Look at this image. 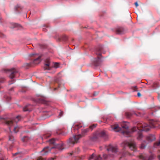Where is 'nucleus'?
<instances>
[{"label": "nucleus", "instance_id": "obj_1", "mask_svg": "<svg viewBox=\"0 0 160 160\" xmlns=\"http://www.w3.org/2000/svg\"><path fill=\"white\" fill-rule=\"evenodd\" d=\"M159 122L158 121H154V120H151L149 122V125L145 123H142V130L145 131H148L151 128H154L157 127L159 125Z\"/></svg>", "mask_w": 160, "mask_h": 160}, {"label": "nucleus", "instance_id": "obj_2", "mask_svg": "<svg viewBox=\"0 0 160 160\" xmlns=\"http://www.w3.org/2000/svg\"><path fill=\"white\" fill-rule=\"evenodd\" d=\"M89 128H86L84 129H82L81 134H79L76 135L73 138H71L69 139L70 143L74 144L77 142L78 140L82 137V136L85 135L86 134L88 131Z\"/></svg>", "mask_w": 160, "mask_h": 160}, {"label": "nucleus", "instance_id": "obj_3", "mask_svg": "<svg viewBox=\"0 0 160 160\" xmlns=\"http://www.w3.org/2000/svg\"><path fill=\"white\" fill-rule=\"evenodd\" d=\"M142 123H139L138 124L137 128L134 127L132 128L131 130L132 132H134L138 129L139 131L138 132L137 136V139L138 140H141L143 138V136L142 134V131H144L142 130Z\"/></svg>", "mask_w": 160, "mask_h": 160}, {"label": "nucleus", "instance_id": "obj_4", "mask_svg": "<svg viewBox=\"0 0 160 160\" xmlns=\"http://www.w3.org/2000/svg\"><path fill=\"white\" fill-rule=\"evenodd\" d=\"M122 145L124 148L126 146L129 147L132 150L134 151H135L137 149L136 144L133 141H131L129 142L125 141L122 143Z\"/></svg>", "mask_w": 160, "mask_h": 160}, {"label": "nucleus", "instance_id": "obj_5", "mask_svg": "<svg viewBox=\"0 0 160 160\" xmlns=\"http://www.w3.org/2000/svg\"><path fill=\"white\" fill-rule=\"evenodd\" d=\"M154 158L153 155H151L149 157L145 154H141L139 156V158L142 160H152Z\"/></svg>", "mask_w": 160, "mask_h": 160}, {"label": "nucleus", "instance_id": "obj_6", "mask_svg": "<svg viewBox=\"0 0 160 160\" xmlns=\"http://www.w3.org/2000/svg\"><path fill=\"white\" fill-rule=\"evenodd\" d=\"M107 150L113 153L114 156H116V153L118 152V148L116 147L110 146L107 149Z\"/></svg>", "mask_w": 160, "mask_h": 160}, {"label": "nucleus", "instance_id": "obj_7", "mask_svg": "<svg viewBox=\"0 0 160 160\" xmlns=\"http://www.w3.org/2000/svg\"><path fill=\"white\" fill-rule=\"evenodd\" d=\"M92 159L94 160H101L102 158L100 155H96L94 153H93L90 156L88 160H91Z\"/></svg>", "mask_w": 160, "mask_h": 160}, {"label": "nucleus", "instance_id": "obj_8", "mask_svg": "<svg viewBox=\"0 0 160 160\" xmlns=\"http://www.w3.org/2000/svg\"><path fill=\"white\" fill-rule=\"evenodd\" d=\"M111 130H113L116 132H119L120 131L121 128L118 127L117 124H115L111 126Z\"/></svg>", "mask_w": 160, "mask_h": 160}, {"label": "nucleus", "instance_id": "obj_9", "mask_svg": "<svg viewBox=\"0 0 160 160\" xmlns=\"http://www.w3.org/2000/svg\"><path fill=\"white\" fill-rule=\"evenodd\" d=\"M18 71L16 69L14 68L12 69L10 71V74L9 76L10 78L11 79L15 77V74Z\"/></svg>", "mask_w": 160, "mask_h": 160}, {"label": "nucleus", "instance_id": "obj_10", "mask_svg": "<svg viewBox=\"0 0 160 160\" xmlns=\"http://www.w3.org/2000/svg\"><path fill=\"white\" fill-rule=\"evenodd\" d=\"M5 123L8 126H9L10 127L9 128L10 131H11V129L12 127L14 124V121L12 120H7L5 122Z\"/></svg>", "mask_w": 160, "mask_h": 160}, {"label": "nucleus", "instance_id": "obj_11", "mask_svg": "<svg viewBox=\"0 0 160 160\" xmlns=\"http://www.w3.org/2000/svg\"><path fill=\"white\" fill-rule=\"evenodd\" d=\"M155 139V136L154 135H149L146 137V140L148 142H151Z\"/></svg>", "mask_w": 160, "mask_h": 160}, {"label": "nucleus", "instance_id": "obj_12", "mask_svg": "<svg viewBox=\"0 0 160 160\" xmlns=\"http://www.w3.org/2000/svg\"><path fill=\"white\" fill-rule=\"evenodd\" d=\"M50 65V61L48 59L46 61V62L45 63V67L44 68L45 70H50L51 69V68L49 67Z\"/></svg>", "mask_w": 160, "mask_h": 160}, {"label": "nucleus", "instance_id": "obj_13", "mask_svg": "<svg viewBox=\"0 0 160 160\" xmlns=\"http://www.w3.org/2000/svg\"><path fill=\"white\" fill-rule=\"evenodd\" d=\"M54 148V147H52L50 148L49 147H47L44 148L43 149L42 151V152H45V154H46L47 153L50 152L51 150V149H52Z\"/></svg>", "mask_w": 160, "mask_h": 160}, {"label": "nucleus", "instance_id": "obj_14", "mask_svg": "<svg viewBox=\"0 0 160 160\" xmlns=\"http://www.w3.org/2000/svg\"><path fill=\"white\" fill-rule=\"evenodd\" d=\"M116 32L118 34H122L124 32V30L122 28H118L116 29Z\"/></svg>", "mask_w": 160, "mask_h": 160}, {"label": "nucleus", "instance_id": "obj_15", "mask_svg": "<svg viewBox=\"0 0 160 160\" xmlns=\"http://www.w3.org/2000/svg\"><path fill=\"white\" fill-rule=\"evenodd\" d=\"M82 127L81 124H77L73 126L72 128V130H78Z\"/></svg>", "mask_w": 160, "mask_h": 160}, {"label": "nucleus", "instance_id": "obj_16", "mask_svg": "<svg viewBox=\"0 0 160 160\" xmlns=\"http://www.w3.org/2000/svg\"><path fill=\"white\" fill-rule=\"evenodd\" d=\"M102 61L100 58H98L96 60L94 61V64L96 66H99Z\"/></svg>", "mask_w": 160, "mask_h": 160}, {"label": "nucleus", "instance_id": "obj_17", "mask_svg": "<svg viewBox=\"0 0 160 160\" xmlns=\"http://www.w3.org/2000/svg\"><path fill=\"white\" fill-rule=\"evenodd\" d=\"M51 134L50 132H48L44 134L43 136L42 137V139L47 138L50 136Z\"/></svg>", "mask_w": 160, "mask_h": 160}, {"label": "nucleus", "instance_id": "obj_18", "mask_svg": "<svg viewBox=\"0 0 160 160\" xmlns=\"http://www.w3.org/2000/svg\"><path fill=\"white\" fill-rule=\"evenodd\" d=\"M56 148H58L59 150H62L64 148L63 144L61 143V144H58L56 145Z\"/></svg>", "mask_w": 160, "mask_h": 160}, {"label": "nucleus", "instance_id": "obj_19", "mask_svg": "<svg viewBox=\"0 0 160 160\" xmlns=\"http://www.w3.org/2000/svg\"><path fill=\"white\" fill-rule=\"evenodd\" d=\"M40 57L37 58L36 59H35L34 61V63L35 64H38L40 63Z\"/></svg>", "mask_w": 160, "mask_h": 160}, {"label": "nucleus", "instance_id": "obj_20", "mask_svg": "<svg viewBox=\"0 0 160 160\" xmlns=\"http://www.w3.org/2000/svg\"><path fill=\"white\" fill-rule=\"evenodd\" d=\"M160 145V141H159L158 142H156L154 143V147L155 148H157L159 147Z\"/></svg>", "mask_w": 160, "mask_h": 160}, {"label": "nucleus", "instance_id": "obj_21", "mask_svg": "<svg viewBox=\"0 0 160 160\" xmlns=\"http://www.w3.org/2000/svg\"><path fill=\"white\" fill-rule=\"evenodd\" d=\"M20 128L18 126H16L14 127L13 129V131L15 133L17 132L18 131L19 129Z\"/></svg>", "mask_w": 160, "mask_h": 160}, {"label": "nucleus", "instance_id": "obj_22", "mask_svg": "<svg viewBox=\"0 0 160 160\" xmlns=\"http://www.w3.org/2000/svg\"><path fill=\"white\" fill-rule=\"evenodd\" d=\"M125 115H126V117L127 118H130L131 117V116H132V114L130 112H126L125 113Z\"/></svg>", "mask_w": 160, "mask_h": 160}, {"label": "nucleus", "instance_id": "obj_23", "mask_svg": "<svg viewBox=\"0 0 160 160\" xmlns=\"http://www.w3.org/2000/svg\"><path fill=\"white\" fill-rule=\"evenodd\" d=\"M29 138L27 137H24L22 139V140L23 142H27Z\"/></svg>", "mask_w": 160, "mask_h": 160}, {"label": "nucleus", "instance_id": "obj_24", "mask_svg": "<svg viewBox=\"0 0 160 160\" xmlns=\"http://www.w3.org/2000/svg\"><path fill=\"white\" fill-rule=\"evenodd\" d=\"M105 135V132L104 131H102L99 133V136L100 137H103Z\"/></svg>", "mask_w": 160, "mask_h": 160}, {"label": "nucleus", "instance_id": "obj_25", "mask_svg": "<svg viewBox=\"0 0 160 160\" xmlns=\"http://www.w3.org/2000/svg\"><path fill=\"white\" fill-rule=\"evenodd\" d=\"M152 87L154 88H156L157 87H158V84L157 82H155L153 84Z\"/></svg>", "mask_w": 160, "mask_h": 160}, {"label": "nucleus", "instance_id": "obj_26", "mask_svg": "<svg viewBox=\"0 0 160 160\" xmlns=\"http://www.w3.org/2000/svg\"><path fill=\"white\" fill-rule=\"evenodd\" d=\"M49 142L50 144H54L55 142V140L54 139H52L49 140Z\"/></svg>", "mask_w": 160, "mask_h": 160}, {"label": "nucleus", "instance_id": "obj_27", "mask_svg": "<svg viewBox=\"0 0 160 160\" xmlns=\"http://www.w3.org/2000/svg\"><path fill=\"white\" fill-rule=\"evenodd\" d=\"M19 118L20 117L19 116H17L15 119L14 121L16 122H18L19 120Z\"/></svg>", "mask_w": 160, "mask_h": 160}, {"label": "nucleus", "instance_id": "obj_28", "mask_svg": "<svg viewBox=\"0 0 160 160\" xmlns=\"http://www.w3.org/2000/svg\"><path fill=\"white\" fill-rule=\"evenodd\" d=\"M59 64L58 63L55 62L54 64V67L56 68H57L59 67Z\"/></svg>", "mask_w": 160, "mask_h": 160}, {"label": "nucleus", "instance_id": "obj_29", "mask_svg": "<svg viewBox=\"0 0 160 160\" xmlns=\"http://www.w3.org/2000/svg\"><path fill=\"white\" fill-rule=\"evenodd\" d=\"M96 125L93 124L91 126L89 127V129H91L92 130L93 128L96 127Z\"/></svg>", "mask_w": 160, "mask_h": 160}, {"label": "nucleus", "instance_id": "obj_30", "mask_svg": "<svg viewBox=\"0 0 160 160\" xmlns=\"http://www.w3.org/2000/svg\"><path fill=\"white\" fill-rule=\"evenodd\" d=\"M13 137L12 136L9 135V140L10 141H13Z\"/></svg>", "mask_w": 160, "mask_h": 160}, {"label": "nucleus", "instance_id": "obj_31", "mask_svg": "<svg viewBox=\"0 0 160 160\" xmlns=\"http://www.w3.org/2000/svg\"><path fill=\"white\" fill-rule=\"evenodd\" d=\"M145 145L143 143H142L140 147V148L141 149H143L145 148Z\"/></svg>", "mask_w": 160, "mask_h": 160}, {"label": "nucleus", "instance_id": "obj_32", "mask_svg": "<svg viewBox=\"0 0 160 160\" xmlns=\"http://www.w3.org/2000/svg\"><path fill=\"white\" fill-rule=\"evenodd\" d=\"M96 54L98 56H100L101 53V51H100V50H99V51H98V52H96Z\"/></svg>", "mask_w": 160, "mask_h": 160}, {"label": "nucleus", "instance_id": "obj_33", "mask_svg": "<svg viewBox=\"0 0 160 160\" xmlns=\"http://www.w3.org/2000/svg\"><path fill=\"white\" fill-rule=\"evenodd\" d=\"M103 157L105 158L106 159L108 157V156H107V155L106 154H104L103 156Z\"/></svg>", "mask_w": 160, "mask_h": 160}, {"label": "nucleus", "instance_id": "obj_34", "mask_svg": "<svg viewBox=\"0 0 160 160\" xmlns=\"http://www.w3.org/2000/svg\"><path fill=\"white\" fill-rule=\"evenodd\" d=\"M37 160H45V159L40 157L38 158Z\"/></svg>", "mask_w": 160, "mask_h": 160}, {"label": "nucleus", "instance_id": "obj_35", "mask_svg": "<svg viewBox=\"0 0 160 160\" xmlns=\"http://www.w3.org/2000/svg\"><path fill=\"white\" fill-rule=\"evenodd\" d=\"M133 89L134 91H136V90L137 89V86H135L134 87H133Z\"/></svg>", "mask_w": 160, "mask_h": 160}, {"label": "nucleus", "instance_id": "obj_36", "mask_svg": "<svg viewBox=\"0 0 160 160\" xmlns=\"http://www.w3.org/2000/svg\"><path fill=\"white\" fill-rule=\"evenodd\" d=\"M63 114V112H61L59 114V116H60L59 117V118H60L62 115Z\"/></svg>", "mask_w": 160, "mask_h": 160}, {"label": "nucleus", "instance_id": "obj_37", "mask_svg": "<svg viewBox=\"0 0 160 160\" xmlns=\"http://www.w3.org/2000/svg\"><path fill=\"white\" fill-rule=\"evenodd\" d=\"M135 4L136 6V7H138V4L137 2H136L135 3Z\"/></svg>", "mask_w": 160, "mask_h": 160}, {"label": "nucleus", "instance_id": "obj_38", "mask_svg": "<svg viewBox=\"0 0 160 160\" xmlns=\"http://www.w3.org/2000/svg\"><path fill=\"white\" fill-rule=\"evenodd\" d=\"M137 95H138V97H140V96H141V95L140 92H138V93Z\"/></svg>", "mask_w": 160, "mask_h": 160}, {"label": "nucleus", "instance_id": "obj_39", "mask_svg": "<svg viewBox=\"0 0 160 160\" xmlns=\"http://www.w3.org/2000/svg\"><path fill=\"white\" fill-rule=\"evenodd\" d=\"M28 110L27 109H26V108H23V111H26Z\"/></svg>", "mask_w": 160, "mask_h": 160}, {"label": "nucleus", "instance_id": "obj_40", "mask_svg": "<svg viewBox=\"0 0 160 160\" xmlns=\"http://www.w3.org/2000/svg\"><path fill=\"white\" fill-rule=\"evenodd\" d=\"M123 128H127L128 127L127 126H122Z\"/></svg>", "mask_w": 160, "mask_h": 160}, {"label": "nucleus", "instance_id": "obj_41", "mask_svg": "<svg viewBox=\"0 0 160 160\" xmlns=\"http://www.w3.org/2000/svg\"><path fill=\"white\" fill-rule=\"evenodd\" d=\"M122 133H123V134L125 133H126L127 134H128V132H127V131H125V132H122Z\"/></svg>", "mask_w": 160, "mask_h": 160}, {"label": "nucleus", "instance_id": "obj_42", "mask_svg": "<svg viewBox=\"0 0 160 160\" xmlns=\"http://www.w3.org/2000/svg\"><path fill=\"white\" fill-rule=\"evenodd\" d=\"M34 55V54H30V56H33Z\"/></svg>", "mask_w": 160, "mask_h": 160}, {"label": "nucleus", "instance_id": "obj_43", "mask_svg": "<svg viewBox=\"0 0 160 160\" xmlns=\"http://www.w3.org/2000/svg\"><path fill=\"white\" fill-rule=\"evenodd\" d=\"M122 155H123V156H124V152H122Z\"/></svg>", "mask_w": 160, "mask_h": 160}, {"label": "nucleus", "instance_id": "obj_44", "mask_svg": "<svg viewBox=\"0 0 160 160\" xmlns=\"http://www.w3.org/2000/svg\"><path fill=\"white\" fill-rule=\"evenodd\" d=\"M53 159H54V158H51V160H53Z\"/></svg>", "mask_w": 160, "mask_h": 160}, {"label": "nucleus", "instance_id": "obj_45", "mask_svg": "<svg viewBox=\"0 0 160 160\" xmlns=\"http://www.w3.org/2000/svg\"><path fill=\"white\" fill-rule=\"evenodd\" d=\"M158 158L159 159H160V156H159H159H158Z\"/></svg>", "mask_w": 160, "mask_h": 160}, {"label": "nucleus", "instance_id": "obj_46", "mask_svg": "<svg viewBox=\"0 0 160 160\" xmlns=\"http://www.w3.org/2000/svg\"><path fill=\"white\" fill-rule=\"evenodd\" d=\"M13 89V88H12L11 89V90H12Z\"/></svg>", "mask_w": 160, "mask_h": 160}, {"label": "nucleus", "instance_id": "obj_47", "mask_svg": "<svg viewBox=\"0 0 160 160\" xmlns=\"http://www.w3.org/2000/svg\"><path fill=\"white\" fill-rule=\"evenodd\" d=\"M2 82L0 80V82Z\"/></svg>", "mask_w": 160, "mask_h": 160}, {"label": "nucleus", "instance_id": "obj_48", "mask_svg": "<svg viewBox=\"0 0 160 160\" xmlns=\"http://www.w3.org/2000/svg\"><path fill=\"white\" fill-rule=\"evenodd\" d=\"M12 83H9V84H11Z\"/></svg>", "mask_w": 160, "mask_h": 160}]
</instances>
